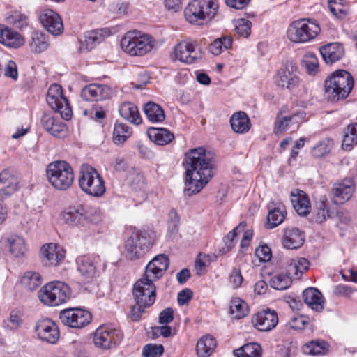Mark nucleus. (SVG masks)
Instances as JSON below:
<instances>
[{
	"instance_id": "obj_1",
	"label": "nucleus",
	"mask_w": 357,
	"mask_h": 357,
	"mask_svg": "<svg viewBox=\"0 0 357 357\" xmlns=\"http://www.w3.org/2000/svg\"><path fill=\"white\" fill-rule=\"evenodd\" d=\"M185 192L190 196L199 192L213 176V161L210 153L202 147L191 149L185 153Z\"/></svg>"
},
{
	"instance_id": "obj_2",
	"label": "nucleus",
	"mask_w": 357,
	"mask_h": 357,
	"mask_svg": "<svg viewBox=\"0 0 357 357\" xmlns=\"http://www.w3.org/2000/svg\"><path fill=\"white\" fill-rule=\"evenodd\" d=\"M354 86L351 75L344 70H338L333 73L325 81L324 96L331 102L346 98Z\"/></svg>"
},
{
	"instance_id": "obj_3",
	"label": "nucleus",
	"mask_w": 357,
	"mask_h": 357,
	"mask_svg": "<svg viewBox=\"0 0 357 357\" xmlns=\"http://www.w3.org/2000/svg\"><path fill=\"white\" fill-rule=\"evenodd\" d=\"M46 176L54 189L61 191L69 189L74 181L72 167L62 160L50 163L46 168Z\"/></svg>"
},
{
	"instance_id": "obj_4",
	"label": "nucleus",
	"mask_w": 357,
	"mask_h": 357,
	"mask_svg": "<svg viewBox=\"0 0 357 357\" xmlns=\"http://www.w3.org/2000/svg\"><path fill=\"white\" fill-rule=\"evenodd\" d=\"M78 183L81 190L89 196L100 197L105 192L103 178L89 165L84 164L80 167Z\"/></svg>"
},
{
	"instance_id": "obj_5",
	"label": "nucleus",
	"mask_w": 357,
	"mask_h": 357,
	"mask_svg": "<svg viewBox=\"0 0 357 357\" xmlns=\"http://www.w3.org/2000/svg\"><path fill=\"white\" fill-rule=\"evenodd\" d=\"M154 45L155 40L150 35L139 31L128 32L121 40V48L130 56H143L150 52Z\"/></svg>"
},
{
	"instance_id": "obj_6",
	"label": "nucleus",
	"mask_w": 357,
	"mask_h": 357,
	"mask_svg": "<svg viewBox=\"0 0 357 357\" xmlns=\"http://www.w3.org/2000/svg\"><path fill=\"white\" fill-rule=\"evenodd\" d=\"M71 296L68 285L60 282H51L43 286L38 292L39 300L45 305L57 306L66 303Z\"/></svg>"
},
{
	"instance_id": "obj_7",
	"label": "nucleus",
	"mask_w": 357,
	"mask_h": 357,
	"mask_svg": "<svg viewBox=\"0 0 357 357\" xmlns=\"http://www.w3.org/2000/svg\"><path fill=\"white\" fill-rule=\"evenodd\" d=\"M320 27L314 21L301 19L293 22L287 31V38L294 43H305L314 38Z\"/></svg>"
},
{
	"instance_id": "obj_8",
	"label": "nucleus",
	"mask_w": 357,
	"mask_h": 357,
	"mask_svg": "<svg viewBox=\"0 0 357 357\" xmlns=\"http://www.w3.org/2000/svg\"><path fill=\"white\" fill-rule=\"evenodd\" d=\"M218 5L215 0H194L185 9L186 20L191 24H198L199 20L213 18Z\"/></svg>"
},
{
	"instance_id": "obj_9",
	"label": "nucleus",
	"mask_w": 357,
	"mask_h": 357,
	"mask_svg": "<svg viewBox=\"0 0 357 357\" xmlns=\"http://www.w3.org/2000/svg\"><path fill=\"white\" fill-rule=\"evenodd\" d=\"M153 243L146 231H137L126 241L124 248L126 256L131 260L142 257L152 246Z\"/></svg>"
},
{
	"instance_id": "obj_10",
	"label": "nucleus",
	"mask_w": 357,
	"mask_h": 357,
	"mask_svg": "<svg viewBox=\"0 0 357 357\" xmlns=\"http://www.w3.org/2000/svg\"><path fill=\"white\" fill-rule=\"evenodd\" d=\"M46 100L48 105L52 109L59 112L63 119L68 120L71 118L72 109L68 100L63 96L62 87L59 84L50 85Z\"/></svg>"
},
{
	"instance_id": "obj_11",
	"label": "nucleus",
	"mask_w": 357,
	"mask_h": 357,
	"mask_svg": "<svg viewBox=\"0 0 357 357\" xmlns=\"http://www.w3.org/2000/svg\"><path fill=\"white\" fill-rule=\"evenodd\" d=\"M153 281L152 278L143 276L135 283L132 294L135 303L150 307L153 305L156 298V287Z\"/></svg>"
},
{
	"instance_id": "obj_12",
	"label": "nucleus",
	"mask_w": 357,
	"mask_h": 357,
	"mask_svg": "<svg viewBox=\"0 0 357 357\" xmlns=\"http://www.w3.org/2000/svg\"><path fill=\"white\" fill-rule=\"evenodd\" d=\"M123 338L119 329L109 324L100 326L93 335L96 346L105 349H110L117 344Z\"/></svg>"
},
{
	"instance_id": "obj_13",
	"label": "nucleus",
	"mask_w": 357,
	"mask_h": 357,
	"mask_svg": "<svg viewBox=\"0 0 357 357\" xmlns=\"http://www.w3.org/2000/svg\"><path fill=\"white\" fill-rule=\"evenodd\" d=\"M59 319L66 326L73 328H82L91 322L92 316L87 310L73 307L61 310L59 313Z\"/></svg>"
},
{
	"instance_id": "obj_14",
	"label": "nucleus",
	"mask_w": 357,
	"mask_h": 357,
	"mask_svg": "<svg viewBox=\"0 0 357 357\" xmlns=\"http://www.w3.org/2000/svg\"><path fill=\"white\" fill-rule=\"evenodd\" d=\"M201 50L196 43L182 41L176 44L172 54L174 59L185 64H192L201 59Z\"/></svg>"
},
{
	"instance_id": "obj_15",
	"label": "nucleus",
	"mask_w": 357,
	"mask_h": 357,
	"mask_svg": "<svg viewBox=\"0 0 357 357\" xmlns=\"http://www.w3.org/2000/svg\"><path fill=\"white\" fill-rule=\"evenodd\" d=\"M305 116L303 111L290 112L288 106H283L277 116L274 132L276 135L282 134L291 126L299 124Z\"/></svg>"
},
{
	"instance_id": "obj_16",
	"label": "nucleus",
	"mask_w": 357,
	"mask_h": 357,
	"mask_svg": "<svg viewBox=\"0 0 357 357\" xmlns=\"http://www.w3.org/2000/svg\"><path fill=\"white\" fill-rule=\"evenodd\" d=\"M35 330L39 339L50 344L56 343L60 336L57 325L50 319L39 320Z\"/></svg>"
},
{
	"instance_id": "obj_17",
	"label": "nucleus",
	"mask_w": 357,
	"mask_h": 357,
	"mask_svg": "<svg viewBox=\"0 0 357 357\" xmlns=\"http://www.w3.org/2000/svg\"><path fill=\"white\" fill-rule=\"evenodd\" d=\"M251 321L257 330L264 332L270 331L278 323V314L273 310H264L255 314Z\"/></svg>"
},
{
	"instance_id": "obj_18",
	"label": "nucleus",
	"mask_w": 357,
	"mask_h": 357,
	"mask_svg": "<svg viewBox=\"0 0 357 357\" xmlns=\"http://www.w3.org/2000/svg\"><path fill=\"white\" fill-rule=\"evenodd\" d=\"M113 90L107 85L91 84L82 89V98L86 101H98L110 98Z\"/></svg>"
},
{
	"instance_id": "obj_19",
	"label": "nucleus",
	"mask_w": 357,
	"mask_h": 357,
	"mask_svg": "<svg viewBox=\"0 0 357 357\" xmlns=\"http://www.w3.org/2000/svg\"><path fill=\"white\" fill-rule=\"evenodd\" d=\"M41 255L45 265L56 266L63 261L66 251L61 245L50 243L42 247Z\"/></svg>"
},
{
	"instance_id": "obj_20",
	"label": "nucleus",
	"mask_w": 357,
	"mask_h": 357,
	"mask_svg": "<svg viewBox=\"0 0 357 357\" xmlns=\"http://www.w3.org/2000/svg\"><path fill=\"white\" fill-rule=\"evenodd\" d=\"M340 213V212L336 211L335 208L331 207L326 196H320L316 201L312 220L321 224L327 219L333 218L335 214L339 216Z\"/></svg>"
},
{
	"instance_id": "obj_21",
	"label": "nucleus",
	"mask_w": 357,
	"mask_h": 357,
	"mask_svg": "<svg viewBox=\"0 0 357 357\" xmlns=\"http://www.w3.org/2000/svg\"><path fill=\"white\" fill-rule=\"evenodd\" d=\"M43 27L51 34L60 35L63 31V24L59 14L51 9L44 10L40 17Z\"/></svg>"
},
{
	"instance_id": "obj_22",
	"label": "nucleus",
	"mask_w": 357,
	"mask_h": 357,
	"mask_svg": "<svg viewBox=\"0 0 357 357\" xmlns=\"http://www.w3.org/2000/svg\"><path fill=\"white\" fill-rule=\"evenodd\" d=\"M169 266V259L165 255L155 256L146 266L144 276L153 280L160 278Z\"/></svg>"
},
{
	"instance_id": "obj_23",
	"label": "nucleus",
	"mask_w": 357,
	"mask_h": 357,
	"mask_svg": "<svg viewBox=\"0 0 357 357\" xmlns=\"http://www.w3.org/2000/svg\"><path fill=\"white\" fill-rule=\"evenodd\" d=\"M19 189L17 178L8 169L0 173V199H4L17 192Z\"/></svg>"
},
{
	"instance_id": "obj_24",
	"label": "nucleus",
	"mask_w": 357,
	"mask_h": 357,
	"mask_svg": "<svg viewBox=\"0 0 357 357\" xmlns=\"http://www.w3.org/2000/svg\"><path fill=\"white\" fill-rule=\"evenodd\" d=\"M63 219L70 226L82 227L88 222L89 215L84 207L79 204L68 208L63 213Z\"/></svg>"
},
{
	"instance_id": "obj_25",
	"label": "nucleus",
	"mask_w": 357,
	"mask_h": 357,
	"mask_svg": "<svg viewBox=\"0 0 357 357\" xmlns=\"http://www.w3.org/2000/svg\"><path fill=\"white\" fill-rule=\"evenodd\" d=\"M354 191V183L351 178H345L342 182L335 183L331 194L333 202L336 204H342L348 201Z\"/></svg>"
},
{
	"instance_id": "obj_26",
	"label": "nucleus",
	"mask_w": 357,
	"mask_h": 357,
	"mask_svg": "<svg viewBox=\"0 0 357 357\" xmlns=\"http://www.w3.org/2000/svg\"><path fill=\"white\" fill-rule=\"evenodd\" d=\"M267 208L268 213L266 228L271 229L283 222L287 215V211L284 205L279 202H271Z\"/></svg>"
},
{
	"instance_id": "obj_27",
	"label": "nucleus",
	"mask_w": 357,
	"mask_h": 357,
	"mask_svg": "<svg viewBox=\"0 0 357 357\" xmlns=\"http://www.w3.org/2000/svg\"><path fill=\"white\" fill-rule=\"evenodd\" d=\"M41 123L43 128L55 137L63 138L67 135L66 125L50 114H45L41 118Z\"/></svg>"
},
{
	"instance_id": "obj_28",
	"label": "nucleus",
	"mask_w": 357,
	"mask_h": 357,
	"mask_svg": "<svg viewBox=\"0 0 357 357\" xmlns=\"http://www.w3.org/2000/svg\"><path fill=\"white\" fill-rule=\"evenodd\" d=\"M0 43L8 47L17 49L24 45L25 39L18 32L0 24Z\"/></svg>"
},
{
	"instance_id": "obj_29",
	"label": "nucleus",
	"mask_w": 357,
	"mask_h": 357,
	"mask_svg": "<svg viewBox=\"0 0 357 357\" xmlns=\"http://www.w3.org/2000/svg\"><path fill=\"white\" fill-rule=\"evenodd\" d=\"M77 264L80 282L83 284L91 282L96 271V267L91 258L88 256H81L77 258Z\"/></svg>"
},
{
	"instance_id": "obj_30",
	"label": "nucleus",
	"mask_w": 357,
	"mask_h": 357,
	"mask_svg": "<svg viewBox=\"0 0 357 357\" xmlns=\"http://www.w3.org/2000/svg\"><path fill=\"white\" fill-rule=\"evenodd\" d=\"M276 84L282 88L288 89H293L298 85L299 77H298L296 71L294 70V67L291 66V69L288 66L284 68H281L275 78Z\"/></svg>"
},
{
	"instance_id": "obj_31",
	"label": "nucleus",
	"mask_w": 357,
	"mask_h": 357,
	"mask_svg": "<svg viewBox=\"0 0 357 357\" xmlns=\"http://www.w3.org/2000/svg\"><path fill=\"white\" fill-rule=\"evenodd\" d=\"M320 54L327 64H332L342 58L344 50L342 44L332 43L320 47Z\"/></svg>"
},
{
	"instance_id": "obj_32",
	"label": "nucleus",
	"mask_w": 357,
	"mask_h": 357,
	"mask_svg": "<svg viewBox=\"0 0 357 357\" xmlns=\"http://www.w3.org/2000/svg\"><path fill=\"white\" fill-rule=\"evenodd\" d=\"M108 34L106 29H96L84 33V40L81 41L80 51H89L101 43Z\"/></svg>"
},
{
	"instance_id": "obj_33",
	"label": "nucleus",
	"mask_w": 357,
	"mask_h": 357,
	"mask_svg": "<svg viewBox=\"0 0 357 357\" xmlns=\"http://www.w3.org/2000/svg\"><path fill=\"white\" fill-rule=\"evenodd\" d=\"M305 241V234L298 228L286 229L282 238V245L287 249L294 250L301 247Z\"/></svg>"
},
{
	"instance_id": "obj_34",
	"label": "nucleus",
	"mask_w": 357,
	"mask_h": 357,
	"mask_svg": "<svg viewBox=\"0 0 357 357\" xmlns=\"http://www.w3.org/2000/svg\"><path fill=\"white\" fill-rule=\"evenodd\" d=\"M291 201L295 211L302 216H306L310 211L311 206L308 197L302 190H295L291 193Z\"/></svg>"
},
{
	"instance_id": "obj_35",
	"label": "nucleus",
	"mask_w": 357,
	"mask_h": 357,
	"mask_svg": "<svg viewBox=\"0 0 357 357\" xmlns=\"http://www.w3.org/2000/svg\"><path fill=\"white\" fill-rule=\"evenodd\" d=\"M303 298L305 303L311 309L317 312H321L324 309V298L317 289H305L303 292Z\"/></svg>"
},
{
	"instance_id": "obj_36",
	"label": "nucleus",
	"mask_w": 357,
	"mask_h": 357,
	"mask_svg": "<svg viewBox=\"0 0 357 357\" xmlns=\"http://www.w3.org/2000/svg\"><path fill=\"white\" fill-rule=\"evenodd\" d=\"M231 129L236 133H245L249 131L250 121L245 112L239 111L234 112L229 119Z\"/></svg>"
},
{
	"instance_id": "obj_37",
	"label": "nucleus",
	"mask_w": 357,
	"mask_h": 357,
	"mask_svg": "<svg viewBox=\"0 0 357 357\" xmlns=\"http://www.w3.org/2000/svg\"><path fill=\"white\" fill-rule=\"evenodd\" d=\"M147 135L151 141L160 146L170 143L174 138L173 133L164 128H150Z\"/></svg>"
},
{
	"instance_id": "obj_38",
	"label": "nucleus",
	"mask_w": 357,
	"mask_h": 357,
	"mask_svg": "<svg viewBox=\"0 0 357 357\" xmlns=\"http://www.w3.org/2000/svg\"><path fill=\"white\" fill-rule=\"evenodd\" d=\"M119 112L123 119L132 123L138 125L142 121L137 107L132 102H127L121 104Z\"/></svg>"
},
{
	"instance_id": "obj_39",
	"label": "nucleus",
	"mask_w": 357,
	"mask_h": 357,
	"mask_svg": "<svg viewBox=\"0 0 357 357\" xmlns=\"http://www.w3.org/2000/svg\"><path fill=\"white\" fill-rule=\"evenodd\" d=\"M216 347L215 338L207 335L199 339L197 343L196 351L199 357H208L212 354Z\"/></svg>"
},
{
	"instance_id": "obj_40",
	"label": "nucleus",
	"mask_w": 357,
	"mask_h": 357,
	"mask_svg": "<svg viewBox=\"0 0 357 357\" xmlns=\"http://www.w3.org/2000/svg\"><path fill=\"white\" fill-rule=\"evenodd\" d=\"M328 350V344L325 341L320 340L309 341L302 347L303 352L310 356L324 355Z\"/></svg>"
},
{
	"instance_id": "obj_41",
	"label": "nucleus",
	"mask_w": 357,
	"mask_h": 357,
	"mask_svg": "<svg viewBox=\"0 0 357 357\" xmlns=\"http://www.w3.org/2000/svg\"><path fill=\"white\" fill-rule=\"evenodd\" d=\"M42 282L43 279L40 274L35 271H26L21 278L22 287L29 291L37 289Z\"/></svg>"
},
{
	"instance_id": "obj_42",
	"label": "nucleus",
	"mask_w": 357,
	"mask_h": 357,
	"mask_svg": "<svg viewBox=\"0 0 357 357\" xmlns=\"http://www.w3.org/2000/svg\"><path fill=\"white\" fill-rule=\"evenodd\" d=\"M144 112L147 119L153 123L162 122L165 118L162 108L152 101L144 105Z\"/></svg>"
},
{
	"instance_id": "obj_43",
	"label": "nucleus",
	"mask_w": 357,
	"mask_h": 357,
	"mask_svg": "<svg viewBox=\"0 0 357 357\" xmlns=\"http://www.w3.org/2000/svg\"><path fill=\"white\" fill-rule=\"evenodd\" d=\"M29 46L32 52L41 53L49 47V42L46 35L40 31H33L31 36Z\"/></svg>"
},
{
	"instance_id": "obj_44",
	"label": "nucleus",
	"mask_w": 357,
	"mask_h": 357,
	"mask_svg": "<svg viewBox=\"0 0 357 357\" xmlns=\"http://www.w3.org/2000/svg\"><path fill=\"white\" fill-rule=\"evenodd\" d=\"M130 127L123 123H116L113 130V142L116 144H123L132 135Z\"/></svg>"
},
{
	"instance_id": "obj_45",
	"label": "nucleus",
	"mask_w": 357,
	"mask_h": 357,
	"mask_svg": "<svg viewBox=\"0 0 357 357\" xmlns=\"http://www.w3.org/2000/svg\"><path fill=\"white\" fill-rule=\"evenodd\" d=\"M261 346L256 342H252L234 350L233 353L236 357H261Z\"/></svg>"
},
{
	"instance_id": "obj_46",
	"label": "nucleus",
	"mask_w": 357,
	"mask_h": 357,
	"mask_svg": "<svg viewBox=\"0 0 357 357\" xmlns=\"http://www.w3.org/2000/svg\"><path fill=\"white\" fill-rule=\"evenodd\" d=\"M333 141L330 138H324L318 142L312 149L311 153L317 158L328 155L333 147Z\"/></svg>"
},
{
	"instance_id": "obj_47",
	"label": "nucleus",
	"mask_w": 357,
	"mask_h": 357,
	"mask_svg": "<svg viewBox=\"0 0 357 357\" xmlns=\"http://www.w3.org/2000/svg\"><path fill=\"white\" fill-rule=\"evenodd\" d=\"M357 144V123H352L347 126L344 132L342 148L349 151L352 146Z\"/></svg>"
},
{
	"instance_id": "obj_48",
	"label": "nucleus",
	"mask_w": 357,
	"mask_h": 357,
	"mask_svg": "<svg viewBox=\"0 0 357 357\" xmlns=\"http://www.w3.org/2000/svg\"><path fill=\"white\" fill-rule=\"evenodd\" d=\"M269 284L272 288L282 291L290 287L291 279L286 273H277L271 277Z\"/></svg>"
},
{
	"instance_id": "obj_49",
	"label": "nucleus",
	"mask_w": 357,
	"mask_h": 357,
	"mask_svg": "<svg viewBox=\"0 0 357 357\" xmlns=\"http://www.w3.org/2000/svg\"><path fill=\"white\" fill-rule=\"evenodd\" d=\"M232 45V38L225 36L215 39L210 45V52L214 55H219L224 50H227Z\"/></svg>"
},
{
	"instance_id": "obj_50",
	"label": "nucleus",
	"mask_w": 357,
	"mask_h": 357,
	"mask_svg": "<svg viewBox=\"0 0 357 357\" xmlns=\"http://www.w3.org/2000/svg\"><path fill=\"white\" fill-rule=\"evenodd\" d=\"M10 252L15 257H22L26 251L25 241L20 236H12L8 238Z\"/></svg>"
},
{
	"instance_id": "obj_51",
	"label": "nucleus",
	"mask_w": 357,
	"mask_h": 357,
	"mask_svg": "<svg viewBox=\"0 0 357 357\" xmlns=\"http://www.w3.org/2000/svg\"><path fill=\"white\" fill-rule=\"evenodd\" d=\"M230 313L236 319L243 318L248 313V305L241 299L234 298L230 302Z\"/></svg>"
},
{
	"instance_id": "obj_52",
	"label": "nucleus",
	"mask_w": 357,
	"mask_h": 357,
	"mask_svg": "<svg viewBox=\"0 0 357 357\" xmlns=\"http://www.w3.org/2000/svg\"><path fill=\"white\" fill-rule=\"evenodd\" d=\"M127 182L135 190H142L146 185L144 175L137 170H132L128 173Z\"/></svg>"
},
{
	"instance_id": "obj_53",
	"label": "nucleus",
	"mask_w": 357,
	"mask_h": 357,
	"mask_svg": "<svg viewBox=\"0 0 357 357\" xmlns=\"http://www.w3.org/2000/svg\"><path fill=\"white\" fill-rule=\"evenodd\" d=\"M7 22L15 27L22 29L28 26V17L18 11L10 12L6 17Z\"/></svg>"
},
{
	"instance_id": "obj_54",
	"label": "nucleus",
	"mask_w": 357,
	"mask_h": 357,
	"mask_svg": "<svg viewBox=\"0 0 357 357\" xmlns=\"http://www.w3.org/2000/svg\"><path fill=\"white\" fill-rule=\"evenodd\" d=\"M302 65L310 75H315L318 72V59L315 54L312 52H307L303 56Z\"/></svg>"
},
{
	"instance_id": "obj_55",
	"label": "nucleus",
	"mask_w": 357,
	"mask_h": 357,
	"mask_svg": "<svg viewBox=\"0 0 357 357\" xmlns=\"http://www.w3.org/2000/svg\"><path fill=\"white\" fill-rule=\"evenodd\" d=\"M235 31L239 36L247 38L250 34L252 23L250 20L240 18L235 21Z\"/></svg>"
},
{
	"instance_id": "obj_56",
	"label": "nucleus",
	"mask_w": 357,
	"mask_h": 357,
	"mask_svg": "<svg viewBox=\"0 0 357 357\" xmlns=\"http://www.w3.org/2000/svg\"><path fill=\"white\" fill-rule=\"evenodd\" d=\"M164 352V347L162 344H146L143 349L144 357H160Z\"/></svg>"
},
{
	"instance_id": "obj_57",
	"label": "nucleus",
	"mask_w": 357,
	"mask_h": 357,
	"mask_svg": "<svg viewBox=\"0 0 357 357\" xmlns=\"http://www.w3.org/2000/svg\"><path fill=\"white\" fill-rule=\"evenodd\" d=\"M309 266L310 262L307 259L298 258L297 260H294V264H290L289 271H294L296 275L302 274L308 269Z\"/></svg>"
},
{
	"instance_id": "obj_58",
	"label": "nucleus",
	"mask_w": 357,
	"mask_h": 357,
	"mask_svg": "<svg viewBox=\"0 0 357 357\" xmlns=\"http://www.w3.org/2000/svg\"><path fill=\"white\" fill-rule=\"evenodd\" d=\"M243 281L241 272L238 268H233L229 276V284L233 289L239 288Z\"/></svg>"
},
{
	"instance_id": "obj_59",
	"label": "nucleus",
	"mask_w": 357,
	"mask_h": 357,
	"mask_svg": "<svg viewBox=\"0 0 357 357\" xmlns=\"http://www.w3.org/2000/svg\"><path fill=\"white\" fill-rule=\"evenodd\" d=\"M150 307L149 305H144L143 303H135L130 311L129 317L133 321H137L140 319L142 314L144 312L146 308Z\"/></svg>"
},
{
	"instance_id": "obj_60",
	"label": "nucleus",
	"mask_w": 357,
	"mask_h": 357,
	"mask_svg": "<svg viewBox=\"0 0 357 357\" xmlns=\"http://www.w3.org/2000/svg\"><path fill=\"white\" fill-rule=\"evenodd\" d=\"M208 257L207 255L201 254H199L197 257L195 262V268L197 272V275L200 276L204 273V269L208 265Z\"/></svg>"
},
{
	"instance_id": "obj_61",
	"label": "nucleus",
	"mask_w": 357,
	"mask_h": 357,
	"mask_svg": "<svg viewBox=\"0 0 357 357\" xmlns=\"http://www.w3.org/2000/svg\"><path fill=\"white\" fill-rule=\"evenodd\" d=\"M329 10L331 13L337 18L342 19L344 18L348 13L347 6H344L343 3L341 4H333L328 6Z\"/></svg>"
},
{
	"instance_id": "obj_62",
	"label": "nucleus",
	"mask_w": 357,
	"mask_h": 357,
	"mask_svg": "<svg viewBox=\"0 0 357 357\" xmlns=\"http://www.w3.org/2000/svg\"><path fill=\"white\" fill-rule=\"evenodd\" d=\"M255 255L260 261L266 262L271 258V250L266 245L260 246L255 250Z\"/></svg>"
},
{
	"instance_id": "obj_63",
	"label": "nucleus",
	"mask_w": 357,
	"mask_h": 357,
	"mask_svg": "<svg viewBox=\"0 0 357 357\" xmlns=\"http://www.w3.org/2000/svg\"><path fill=\"white\" fill-rule=\"evenodd\" d=\"M245 226L246 223L245 222H242L227 235L225 238V242L226 244H228V247H231L233 245V241L237 236L238 232L243 231Z\"/></svg>"
},
{
	"instance_id": "obj_64",
	"label": "nucleus",
	"mask_w": 357,
	"mask_h": 357,
	"mask_svg": "<svg viewBox=\"0 0 357 357\" xmlns=\"http://www.w3.org/2000/svg\"><path fill=\"white\" fill-rule=\"evenodd\" d=\"M4 75L7 77L12 78L13 80L17 79L18 73L17 65L13 61L10 60L6 64L4 67Z\"/></svg>"
}]
</instances>
